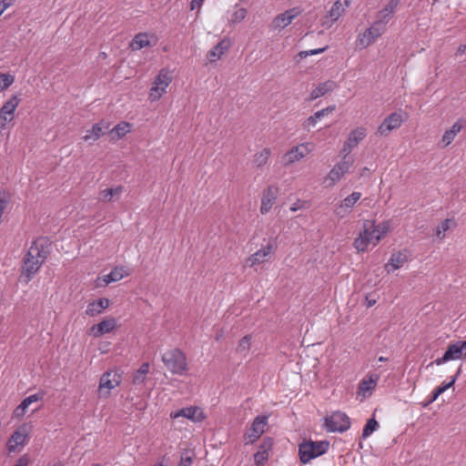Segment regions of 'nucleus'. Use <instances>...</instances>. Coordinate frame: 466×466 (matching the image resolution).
<instances>
[{"label": "nucleus", "instance_id": "nucleus-1", "mask_svg": "<svg viewBox=\"0 0 466 466\" xmlns=\"http://www.w3.org/2000/svg\"><path fill=\"white\" fill-rule=\"evenodd\" d=\"M50 246L51 242L47 238L42 237L33 241L24 258L21 270V278L25 277V281L26 283L31 280L47 258L50 253Z\"/></svg>", "mask_w": 466, "mask_h": 466}, {"label": "nucleus", "instance_id": "nucleus-2", "mask_svg": "<svg viewBox=\"0 0 466 466\" xmlns=\"http://www.w3.org/2000/svg\"><path fill=\"white\" fill-rule=\"evenodd\" d=\"M330 447L329 441H312L304 439L298 446L299 461L307 464L310 461L327 453Z\"/></svg>", "mask_w": 466, "mask_h": 466}, {"label": "nucleus", "instance_id": "nucleus-3", "mask_svg": "<svg viewBox=\"0 0 466 466\" xmlns=\"http://www.w3.org/2000/svg\"><path fill=\"white\" fill-rule=\"evenodd\" d=\"M162 361L173 374L182 375L187 370V357L179 349H173L162 355Z\"/></svg>", "mask_w": 466, "mask_h": 466}, {"label": "nucleus", "instance_id": "nucleus-4", "mask_svg": "<svg viewBox=\"0 0 466 466\" xmlns=\"http://www.w3.org/2000/svg\"><path fill=\"white\" fill-rule=\"evenodd\" d=\"M324 427L329 432H344L350 428V419L342 411L325 417Z\"/></svg>", "mask_w": 466, "mask_h": 466}, {"label": "nucleus", "instance_id": "nucleus-5", "mask_svg": "<svg viewBox=\"0 0 466 466\" xmlns=\"http://www.w3.org/2000/svg\"><path fill=\"white\" fill-rule=\"evenodd\" d=\"M172 81V76L169 72L165 69H161L158 75L156 76L154 81V86L150 89L149 97L151 100H157L161 97L166 88Z\"/></svg>", "mask_w": 466, "mask_h": 466}, {"label": "nucleus", "instance_id": "nucleus-6", "mask_svg": "<svg viewBox=\"0 0 466 466\" xmlns=\"http://www.w3.org/2000/svg\"><path fill=\"white\" fill-rule=\"evenodd\" d=\"M268 416H257L244 435L245 444H253L264 433V427L268 424Z\"/></svg>", "mask_w": 466, "mask_h": 466}, {"label": "nucleus", "instance_id": "nucleus-7", "mask_svg": "<svg viewBox=\"0 0 466 466\" xmlns=\"http://www.w3.org/2000/svg\"><path fill=\"white\" fill-rule=\"evenodd\" d=\"M121 382V376L116 371L105 372L99 380L100 396H107L109 390L118 386Z\"/></svg>", "mask_w": 466, "mask_h": 466}, {"label": "nucleus", "instance_id": "nucleus-8", "mask_svg": "<svg viewBox=\"0 0 466 466\" xmlns=\"http://www.w3.org/2000/svg\"><path fill=\"white\" fill-rule=\"evenodd\" d=\"M353 162V158L345 153L342 159L329 171L328 175L329 179L333 183L338 182L349 171Z\"/></svg>", "mask_w": 466, "mask_h": 466}, {"label": "nucleus", "instance_id": "nucleus-9", "mask_svg": "<svg viewBox=\"0 0 466 466\" xmlns=\"http://www.w3.org/2000/svg\"><path fill=\"white\" fill-rule=\"evenodd\" d=\"M170 417L172 419L184 417L194 422H201L206 418L203 410L198 406L182 408L177 411L171 412Z\"/></svg>", "mask_w": 466, "mask_h": 466}, {"label": "nucleus", "instance_id": "nucleus-10", "mask_svg": "<svg viewBox=\"0 0 466 466\" xmlns=\"http://www.w3.org/2000/svg\"><path fill=\"white\" fill-rule=\"evenodd\" d=\"M403 122L402 116L398 112L390 114L379 126L377 133L380 136H388L389 133L396 128H399Z\"/></svg>", "mask_w": 466, "mask_h": 466}, {"label": "nucleus", "instance_id": "nucleus-11", "mask_svg": "<svg viewBox=\"0 0 466 466\" xmlns=\"http://www.w3.org/2000/svg\"><path fill=\"white\" fill-rule=\"evenodd\" d=\"M367 136V129L363 127H359L349 134L347 140L344 142L342 152L349 155L351 150L356 147L359 143L363 140Z\"/></svg>", "mask_w": 466, "mask_h": 466}, {"label": "nucleus", "instance_id": "nucleus-12", "mask_svg": "<svg viewBox=\"0 0 466 466\" xmlns=\"http://www.w3.org/2000/svg\"><path fill=\"white\" fill-rule=\"evenodd\" d=\"M274 440L271 437L263 438L258 451L254 454V461L256 466H264L265 462L268 460L269 451L272 449Z\"/></svg>", "mask_w": 466, "mask_h": 466}, {"label": "nucleus", "instance_id": "nucleus-13", "mask_svg": "<svg viewBox=\"0 0 466 466\" xmlns=\"http://www.w3.org/2000/svg\"><path fill=\"white\" fill-rule=\"evenodd\" d=\"M116 327V319L113 317L103 319L90 328V335L95 338H100L103 335L111 332Z\"/></svg>", "mask_w": 466, "mask_h": 466}, {"label": "nucleus", "instance_id": "nucleus-14", "mask_svg": "<svg viewBox=\"0 0 466 466\" xmlns=\"http://www.w3.org/2000/svg\"><path fill=\"white\" fill-rule=\"evenodd\" d=\"M279 194V188L274 186H268L264 189L261 198L260 213L267 214L275 203Z\"/></svg>", "mask_w": 466, "mask_h": 466}, {"label": "nucleus", "instance_id": "nucleus-15", "mask_svg": "<svg viewBox=\"0 0 466 466\" xmlns=\"http://www.w3.org/2000/svg\"><path fill=\"white\" fill-rule=\"evenodd\" d=\"M299 14H300L299 9L297 7H294V8H290V9L285 11L282 14L278 15L273 19V22H272L274 28H279V29L285 28L289 24H291L293 19L296 18Z\"/></svg>", "mask_w": 466, "mask_h": 466}, {"label": "nucleus", "instance_id": "nucleus-16", "mask_svg": "<svg viewBox=\"0 0 466 466\" xmlns=\"http://www.w3.org/2000/svg\"><path fill=\"white\" fill-rule=\"evenodd\" d=\"M110 305V300L106 298H100L98 299L90 301L86 309V314L89 317H96L106 309Z\"/></svg>", "mask_w": 466, "mask_h": 466}, {"label": "nucleus", "instance_id": "nucleus-17", "mask_svg": "<svg viewBox=\"0 0 466 466\" xmlns=\"http://www.w3.org/2000/svg\"><path fill=\"white\" fill-rule=\"evenodd\" d=\"M44 398L43 392H37L33 395H30L26 398H25L21 403L14 410V417L15 418H22L25 416L26 409L30 404L33 402L38 401Z\"/></svg>", "mask_w": 466, "mask_h": 466}, {"label": "nucleus", "instance_id": "nucleus-18", "mask_svg": "<svg viewBox=\"0 0 466 466\" xmlns=\"http://www.w3.org/2000/svg\"><path fill=\"white\" fill-rule=\"evenodd\" d=\"M229 47V39L224 38L219 41L211 50L208 51L207 57L210 62H216Z\"/></svg>", "mask_w": 466, "mask_h": 466}, {"label": "nucleus", "instance_id": "nucleus-19", "mask_svg": "<svg viewBox=\"0 0 466 466\" xmlns=\"http://www.w3.org/2000/svg\"><path fill=\"white\" fill-rule=\"evenodd\" d=\"M464 350H466V340H458L450 344L444 354L449 360H459L463 356Z\"/></svg>", "mask_w": 466, "mask_h": 466}, {"label": "nucleus", "instance_id": "nucleus-20", "mask_svg": "<svg viewBox=\"0 0 466 466\" xmlns=\"http://www.w3.org/2000/svg\"><path fill=\"white\" fill-rule=\"evenodd\" d=\"M337 88L336 82L332 80H328L323 83H319L316 88H314L309 95V100H315L329 92Z\"/></svg>", "mask_w": 466, "mask_h": 466}, {"label": "nucleus", "instance_id": "nucleus-21", "mask_svg": "<svg viewBox=\"0 0 466 466\" xmlns=\"http://www.w3.org/2000/svg\"><path fill=\"white\" fill-rule=\"evenodd\" d=\"M335 109H336V106L333 105V106H329L321 110L317 111L314 115L310 116L309 117H308L305 120V122L302 125L303 128L309 129L310 127H314L317 124L319 119H320L321 117H323L326 115L332 113Z\"/></svg>", "mask_w": 466, "mask_h": 466}, {"label": "nucleus", "instance_id": "nucleus-22", "mask_svg": "<svg viewBox=\"0 0 466 466\" xmlns=\"http://www.w3.org/2000/svg\"><path fill=\"white\" fill-rule=\"evenodd\" d=\"M109 128V124L106 121L102 120L96 124H95L91 130L87 131V134L84 137L85 141H88L93 138V140H96L101 137L105 134V130Z\"/></svg>", "mask_w": 466, "mask_h": 466}, {"label": "nucleus", "instance_id": "nucleus-23", "mask_svg": "<svg viewBox=\"0 0 466 466\" xmlns=\"http://www.w3.org/2000/svg\"><path fill=\"white\" fill-rule=\"evenodd\" d=\"M26 437L27 433L25 431V426L23 427V429L19 428L16 431H15L9 440V451H14L15 450V447L18 445H25Z\"/></svg>", "mask_w": 466, "mask_h": 466}, {"label": "nucleus", "instance_id": "nucleus-24", "mask_svg": "<svg viewBox=\"0 0 466 466\" xmlns=\"http://www.w3.org/2000/svg\"><path fill=\"white\" fill-rule=\"evenodd\" d=\"M307 147L299 145L292 147L284 157L286 164H291L301 159L307 153Z\"/></svg>", "mask_w": 466, "mask_h": 466}, {"label": "nucleus", "instance_id": "nucleus-25", "mask_svg": "<svg viewBox=\"0 0 466 466\" xmlns=\"http://www.w3.org/2000/svg\"><path fill=\"white\" fill-rule=\"evenodd\" d=\"M406 260V255L401 252L393 253L389 262L386 264L385 268L390 273L402 267Z\"/></svg>", "mask_w": 466, "mask_h": 466}, {"label": "nucleus", "instance_id": "nucleus-26", "mask_svg": "<svg viewBox=\"0 0 466 466\" xmlns=\"http://www.w3.org/2000/svg\"><path fill=\"white\" fill-rule=\"evenodd\" d=\"M150 45V42L148 40L147 34L146 33H139L135 35L133 40L130 43V47L133 50H140L143 47L148 46Z\"/></svg>", "mask_w": 466, "mask_h": 466}, {"label": "nucleus", "instance_id": "nucleus-27", "mask_svg": "<svg viewBox=\"0 0 466 466\" xmlns=\"http://www.w3.org/2000/svg\"><path fill=\"white\" fill-rule=\"evenodd\" d=\"M149 372V364L144 362L139 369L134 373L132 382L134 385L143 384L147 374Z\"/></svg>", "mask_w": 466, "mask_h": 466}, {"label": "nucleus", "instance_id": "nucleus-28", "mask_svg": "<svg viewBox=\"0 0 466 466\" xmlns=\"http://www.w3.org/2000/svg\"><path fill=\"white\" fill-rule=\"evenodd\" d=\"M130 131V124L128 122H120L111 131L113 138H122Z\"/></svg>", "mask_w": 466, "mask_h": 466}, {"label": "nucleus", "instance_id": "nucleus-29", "mask_svg": "<svg viewBox=\"0 0 466 466\" xmlns=\"http://www.w3.org/2000/svg\"><path fill=\"white\" fill-rule=\"evenodd\" d=\"M370 228H373V232L375 234V239L376 242L374 245H376L389 231V226L388 223H381L378 226L374 225V222L370 224Z\"/></svg>", "mask_w": 466, "mask_h": 466}, {"label": "nucleus", "instance_id": "nucleus-30", "mask_svg": "<svg viewBox=\"0 0 466 466\" xmlns=\"http://www.w3.org/2000/svg\"><path fill=\"white\" fill-rule=\"evenodd\" d=\"M380 427L379 422L375 420V418H370L367 420L363 430H362V438L366 439L370 436L378 428Z\"/></svg>", "mask_w": 466, "mask_h": 466}, {"label": "nucleus", "instance_id": "nucleus-31", "mask_svg": "<svg viewBox=\"0 0 466 466\" xmlns=\"http://www.w3.org/2000/svg\"><path fill=\"white\" fill-rule=\"evenodd\" d=\"M268 260V256H266L264 250H258L254 254H252L248 258V262L249 263L250 267H253L255 265L261 264Z\"/></svg>", "mask_w": 466, "mask_h": 466}, {"label": "nucleus", "instance_id": "nucleus-32", "mask_svg": "<svg viewBox=\"0 0 466 466\" xmlns=\"http://www.w3.org/2000/svg\"><path fill=\"white\" fill-rule=\"evenodd\" d=\"M368 34L376 40L385 31V25L382 23L375 21L370 27L367 29Z\"/></svg>", "mask_w": 466, "mask_h": 466}, {"label": "nucleus", "instance_id": "nucleus-33", "mask_svg": "<svg viewBox=\"0 0 466 466\" xmlns=\"http://www.w3.org/2000/svg\"><path fill=\"white\" fill-rule=\"evenodd\" d=\"M122 268H115L109 274L105 276L104 281L106 284L116 282L123 279Z\"/></svg>", "mask_w": 466, "mask_h": 466}, {"label": "nucleus", "instance_id": "nucleus-34", "mask_svg": "<svg viewBox=\"0 0 466 466\" xmlns=\"http://www.w3.org/2000/svg\"><path fill=\"white\" fill-rule=\"evenodd\" d=\"M379 380L378 375H371L368 380H363L359 386V390L361 391L370 390L375 388Z\"/></svg>", "mask_w": 466, "mask_h": 466}, {"label": "nucleus", "instance_id": "nucleus-35", "mask_svg": "<svg viewBox=\"0 0 466 466\" xmlns=\"http://www.w3.org/2000/svg\"><path fill=\"white\" fill-rule=\"evenodd\" d=\"M252 337L251 335H246L244 336L238 344L237 351L240 354H246L250 348Z\"/></svg>", "mask_w": 466, "mask_h": 466}, {"label": "nucleus", "instance_id": "nucleus-36", "mask_svg": "<svg viewBox=\"0 0 466 466\" xmlns=\"http://www.w3.org/2000/svg\"><path fill=\"white\" fill-rule=\"evenodd\" d=\"M122 187L115 188H106L100 192V199L103 201H110L114 196L122 192Z\"/></svg>", "mask_w": 466, "mask_h": 466}, {"label": "nucleus", "instance_id": "nucleus-37", "mask_svg": "<svg viewBox=\"0 0 466 466\" xmlns=\"http://www.w3.org/2000/svg\"><path fill=\"white\" fill-rule=\"evenodd\" d=\"M360 192H352L350 196L345 198L340 203L346 209H351V208L356 204V202L360 198Z\"/></svg>", "mask_w": 466, "mask_h": 466}, {"label": "nucleus", "instance_id": "nucleus-38", "mask_svg": "<svg viewBox=\"0 0 466 466\" xmlns=\"http://www.w3.org/2000/svg\"><path fill=\"white\" fill-rule=\"evenodd\" d=\"M270 156V150L269 148H263L259 153L255 155L254 162L257 165V167H262L264 166L268 157Z\"/></svg>", "mask_w": 466, "mask_h": 466}, {"label": "nucleus", "instance_id": "nucleus-39", "mask_svg": "<svg viewBox=\"0 0 466 466\" xmlns=\"http://www.w3.org/2000/svg\"><path fill=\"white\" fill-rule=\"evenodd\" d=\"M370 242V238L363 237L362 235L360 234L359 237L355 238L353 245L358 251L364 252L367 249Z\"/></svg>", "mask_w": 466, "mask_h": 466}, {"label": "nucleus", "instance_id": "nucleus-40", "mask_svg": "<svg viewBox=\"0 0 466 466\" xmlns=\"http://www.w3.org/2000/svg\"><path fill=\"white\" fill-rule=\"evenodd\" d=\"M370 242V238L363 237L362 235L360 234L359 237L355 238L353 245L358 251L364 252L367 249Z\"/></svg>", "mask_w": 466, "mask_h": 466}, {"label": "nucleus", "instance_id": "nucleus-41", "mask_svg": "<svg viewBox=\"0 0 466 466\" xmlns=\"http://www.w3.org/2000/svg\"><path fill=\"white\" fill-rule=\"evenodd\" d=\"M344 11V7L342 6V3L340 1H336L331 9L329 10V17L336 21L340 16L341 13Z\"/></svg>", "mask_w": 466, "mask_h": 466}, {"label": "nucleus", "instance_id": "nucleus-42", "mask_svg": "<svg viewBox=\"0 0 466 466\" xmlns=\"http://www.w3.org/2000/svg\"><path fill=\"white\" fill-rule=\"evenodd\" d=\"M247 13H248L247 9L244 7L238 9L237 11H235L232 14L229 23L230 24H238V23L242 22L245 19V17L247 16Z\"/></svg>", "mask_w": 466, "mask_h": 466}, {"label": "nucleus", "instance_id": "nucleus-43", "mask_svg": "<svg viewBox=\"0 0 466 466\" xmlns=\"http://www.w3.org/2000/svg\"><path fill=\"white\" fill-rule=\"evenodd\" d=\"M15 81V76L10 74H0V91L9 87Z\"/></svg>", "mask_w": 466, "mask_h": 466}, {"label": "nucleus", "instance_id": "nucleus-44", "mask_svg": "<svg viewBox=\"0 0 466 466\" xmlns=\"http://www.w3.org/2000/svg\"><path fill=\"white\" fill-rule=\"evenodd\" d=\"M358 41L359 45L365 48L371 45L372 43H374L375 39L373 38V36L370 35L368 34V31L366 30L362 35H359Z\"/></svg>", "mask_w": 466, "mask_h": 466}, {"label": "nucleus", "instance_id": "nucleus-45", "mask_svg": "<svg viewBox=\"0 0 466 466\" xmlns=\"http://www.w3.org/2000/svg\"><path fill=\"white\" fill-rule=\"evenodd\" d=\"M460 372H461V368H459L457 374L454 377H452L449 382H447V383L443 382L441 386L435 388L436 393L438 392L440 394H442L444 391H446L448 389H450L451 386H453Z\"/></svg>", "mask_w": 466, "mask_h": 466}, {"label": "nucleus", "instance_id": "nucleus-46", "mask_svg": "<svg viewBox=\"0 0 466 466\" xmlns=\"http://www.w3.org/2000/svg\"><path fill=\"white\" fill-rule=\"evenodd\" d=\"M277 249V241L276 238H270L267 245L261 248L259 250H264L266 256L269 257L271 254H274Z\"/></svg>", "mask_w": 466, "mask_h": 466}, {"label": "nucleus", "instance_id": "nucleus-47", "mask_svg": "<svg viewBox=\"0 0 466 466\" xmlns=\"http://www.w3.org/2000/svg\"><path fill=\"white\" fill-rule=\"evenodd\" d=\"M391 17L392 15L389 12L385 11V9L383 8L377 13L376 21L382 23L384 25H386Z\"/></svg>", "mask_w": 466, "mask_h": 466}, {"label": "nucleus", "instance_id": "nucleus-48", "mask_svg": "<svg viewBox=\"0 0 466 466\" xmlns=\"http://www.w3.org/2000/svg\"><path fill=\"white\" fill-rule=\"evenodd\" d=\"M455 137L456 136L453 134V131H451L450 129L446 130L441 138L442 145L441 146V147L444 148L447 146H449L453 141Z\"/></svg>", "mask_w": 466, "mask_h": 466}, {"label": "nucleus", "instance_id": "nucleus-49", "mask_svg": "<svg viewBox=\"0 0 466 466\" xmlns=\"http://www.w3.org/2000/svg\"><path fill=\"white\" fill-rule=\"evenodd\" d=\"M450 228V219H444L437 228L436 236L440 238H443L444 235L441 233L447 231Z\"/></svg>", "mask_w": 466, "mask_h": 466}, {"label": "nucleus", "instance_id": "nucleus-50", "mask_svg": "<svg viewBox=\"0 0 466 466\" xmlns=\"http://www.w3.org/2000/svg\"><path fill=\"white\" fill-rule=\"evenodd\" d=\"M334 213L339 218H344L346 215L350 213V210L348 208L346 209V208H344L342 204L339 203V205L336 206Z\"/></svg>", "mask_w": 466, "mask_h": 466}, {"label": "nucleus", "instance_id": "nucleus-51", "mask_svg": "<svg viewBox=\"0 0 466 466\" xmlns=\"http://www.w3.org/2000/svg\"><path fill=\"white\" fill-rule=\"evenodd\" d=\"M369 221H365L364 222V229L363 231H361L360 234L362 235L363 237H367L368 238H370V240L375 238V234L373 232V229L370 230V225L369 226Z\"/></svg>", "mask_w": 466, "mask_h": 466}, {"label": "nucleus", "instance_id": "nucleus-52", "mask_svg": "<svg viewBox=\"0 0 466 466\" xmlns=\"http://www.w3.org/2000/svg\"><path fill=\"white\" fill-rule=\"evenodd\" d=\"M400 2V0H390L384 7L385 11L389 12L391 15H393Z\"/></svg>", "mask_w": 466, "mask_h": 466}, {"label": "nucleus", "instance_id": "nucleus-53", "mask_svg": "<svg viewBox=\"0 0 466 466\" xmlns=\"http://www.w3.org/2000/svg\"><path fill=\"white\" fill-rule=\"evenodd\" d=\"M465 123L466 121L463 118H460L453 124L450 130L453 131V134L456 136L463 128Z\"/></svg>", "mask_w": 466, "mask_h": 466}, {"label": "nucleus", "instance_id": "nucleus-54", "mask_svg": "<svg viewBox=\"0 0 466 466\" xmlns=\"http://www.w3.org/2000/svg\"><path fill=\"white\" fill-rule=\"evenodd\" d=\"M307 202L304 200L298 199L295 203H293L290 207V211L296 212L299 209L306 208Z\"/></svg>", "mask_w": 466, "mask_h": 466}, {"label": "nucleus", "instance_id": "nucleus-55", "mask_svg": "<svg viewBox=\"0 0 466 466\" xmlns=\"http://www.w3.org/2000/svg\"><path fill=\"white\" fill-rule=\"evenodd\" d=\"M15 0H2L0 2V15L11 5L15 4Z\"/></svg>", "mask_w": 466, "mask_h": 466}, {"label": "nucleus", "instance_id": "nucleus-56", "mask_svg": "<svg viewBox=\"0 0 466 466\" xmlns=\"http://www.w3.org/2000/svg\"><path fill=\"white\" fill-rule=\"evenodd\" d=\"M29 461V457L26 454H24L18 458L14 466H27Z\"/></svg>", "mask_w": 466, "mask_h": 466}, {"label": "nucleus", "instance_id": "nucleus-57", "mask_svg": "<svg viewBox=\"0 0 466 466\" xmlns=\"http://www.w3.org/2000/svg\"><path fill=\"white\" fill-rule=\"evenodd\" d=\"M447 361H449V359L446 357V355H445V354H443L441 358H438V359H436L434 361H431V362L428 365V367H431V366H432L433 364H436V365H438V366H439V365H441V364H443V363H445V362H447Z\"/></svg>", "mask_w": 466, "mask_h": 466}, {"label": "nucleus", "instance_id": "nucleus-58", "mask_svg": "<svg viewBox=\"0 0 466 466\" xmlns=\"http://www.w3.org/2000/svg\"><path fill=\"white\" fill-rule=\"evenodd\" d=\"M192 464V458L189 456L182 457L178 466H190Z\"/></svg>", "mask_w": 466, "mask_h": 466}, {"label": "nucleus", "instance_id": "nucleus-59", "mask_svg": "<svg viewBox=\"0 0 466 466\" xmlns=\"http://www.w3.org/2000/svg\"><path fill=\"white\" fill-rule=\"evenodd\" d=\"M204 0H192L190 3V9L194 10L195 8H200Z\"/></svg>", "mask_w": 466, "mask_h": 466}, {"label": "nucleus", "instance_id": "nucleus-60", "mask_svg": "<svg viewBox=\"0 0 466 466\" xmlns=\"http://www.w3.org/2000/svg\"><path fill=\"white\" fill-rule=\"evenodd\" d=\"M328 46L322 47V48H317V49H311L308 50L309 56L318 55L323 53Z\"/></svg>", "mask_w": 466, "mask_h": 466}, {"label": "nucleus", "instance_id": "nucleus-61", "mask_svg": "<svg viewBox=\"0 0 466 466\" xmlns=\"http://www.w3.org/2000/svg\"><path fill=\"white\" fill-rule=\"evenodd\" d=\"M440 395H441L440 393H438V392L436 393V390L434 389L430 395L429 403L435 401Z\"/></svg>", "mask_w": 466, "mask_h": 466}, {"label": "nucleus", "instance_id": "nucleus-62", "mask_svg": "<svg viewBox=\"0 0 466 466\" xmlns=\"http://www.w3.org/2000/svg\"><path fill=\"white\" fill-rule=\"evenodd\" d=\"M375 303H376L375 299H371L370 296H366V306L368 308L372 307L373 305H375Z\"/></svg>", "mask_w": 466, "mask_h": 466}, {"label": "nucleus", "instance_id": "nucleus-63", "mask_svg": "<svg viewBox=\"0 0 466 466\" xmlns=\"http://www.w3.org/2000/svg\"><path fill=\"white\" fill-rule=\"evenodd\" d=\"M299 56L300 58H305V57L309 56L308 50H307V51H300V52L299 53Z\"/></svg>", "mask_w": 466, "mask_h": 466}, {"label": "nucleus", "instance_id": "nucleus-64", "mask_svg": "<svg viewBox=\"0 0 466 466\" xmlns=\"http://www.w3.org/2000/svg\"><path fill=\"white\" fill-rule=\"evenodd\" d=\"M465 50H466V46H465V45H461V46H459V47H458V53L462 54V53H464V52H465Z\"/></svg>", "mask_w": 466, "mask_h": 466}]
</instances>
